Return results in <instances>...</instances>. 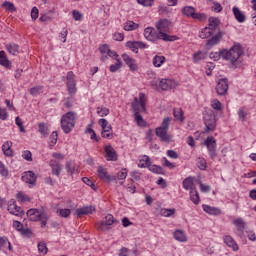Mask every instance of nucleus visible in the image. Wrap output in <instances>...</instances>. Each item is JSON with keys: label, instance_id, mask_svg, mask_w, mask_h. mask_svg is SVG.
I'll return each instance as SVG.
<instances>
[{"label": "nucleus", "instance_id": "0e129e2a", "mask_svg": "<svg viewBox=\"0 0 256 256\" xmlns=\"http://www.w3.org/2000/svg\"><path fill=\"white\" fill-rule=\"evenodd\" d=\"M21 235L23 237H27L28 239H31V237H33V231L31 230V228H23L21 231H20Z\"/></svg>", "mask_w": 256, "mask_h": 256}, {"label": "nucleus", "instance_id": "338daca9", "mask_svg": "<svg viewBox=\"0 0 256 256\" xmlns=\"http://www.w3.org/2000/svg\"><path fill=\"white\" fill-rule=\"evenodd\" d=\"M22 158L25 160V161H33V154L31 153V151L29 150H24L22 152Z\"/></svg>", "mask_w": 256, "mask_h": 256}, {"label": "nucleus", "instance_id": "2eb2a0df", "mask_svg": "<svg viewBox=\"0 0 256 256\" xmlns=\"http://www.w3.org/2000/svg\"><path fill=\"white\" fill-rule=\"evenodd\" d=\"M159 87L162 91H171V89H175L177 87V82L173 79L163 78L160 80Z\"/></svg>", "mask_w": 256, "mask_h": 256}, {"label": "nucleus", "instance_id": "bf43d9fd", "mask_svg": "<svg viewBox=\"0 0 256 256\" xmlns=\"http://www.w3.org/2000/svg\"><path fill=\"white\" fill-rule=\"evenodd\" d=\"M38 251L41 255H47V252L49 251L47 244L45 242L38 243Z\"/></svg>", "mask_w": 256, "mask_h": 256}, {"label": "nucleus", "instance_id": "aec40b11", "mask_svg": "<svg viewBox=\"0 0 256 256\" xmlns=\"http://www.w3.org/2000/svg\"><path fill=\"white\" fill-rule=\"evenodd\" d=\"M8 212L11 215H15L16 217H19V215L23 213V209L17 206V202L15 200L11 199L8 202Z\"/></svg>", "mask_w": 256, "mask_h": 256}, {"label": "nucleus", "instance_id": "a18cd8bd", "mask_svg": "<svg viewBox=\"0 0 256 256\" xmlns=\"http://www.w3.org/2000/svg\"><path fill=\"white\" fill-rule=\"evenodd\" d=\"M175 212L176 210L174 208H162L160 209L159 214L161 215V217H173Z\"/></svg>", "mask_w": 256, "mask_h": 256}, {"label": "nucleus", "instance_id": "69168bd1", "mask_svg": "<svg viewBox=\"0 0 256 256\" xmlns=\"http://www.w3.org/2000/svg\"><path fill=\"white\" fill-rule=\"evenodd\" d=\"M205 69H206V75L208 77H211L213 73V69H215V64L213 62H209L206 64Z\"/></svg>", "mask_w": 256, "mask_h": 256}, {"label": "nucleus", "instance_id": "13d9d810", "mask_svg": "<svg viewBox=\"0 0 256 256\" xmlns=\"http://www.w3.org/2000/svg\"><path fill=\"white\" fill-rule=\"evenodd\" d=\"M211 107L215 111H222L223 104H221V101H219L218 99H214V100L211 101Z\"/></svg>", "mask_w": 256, "mask_h": 256}, {"label": "nucleus", "instance_id": "49530a36", "mask_svg": "<svg viewBox=\"0 0 256 256\" xmlns=\"http://www.w3.org/2000/svg\"><path fill=\"white\" fill-rule=\"evenodd\" d=\"M2 7H4V9H6L8 13H15L17 11V7H15V4L9 1H4L2 3Z\"/></svg>", "mask_w": 256, "mask_h": 256}, {"label": "nucleus", "instance_id": "680f3d73", "mask_svg": "<svg viewBox=\"0 0 256 256\" xmlns=\"http://www.w3.org/2000/svg\"><path fill=\"white\" fill-rule=\"evenodd\" d=\"M67 35H69V30H67V28H63L59 33V39L62 41V43H67Z\"/></svg>", "mask_w": 256, "mask_h": 256}, {"label": "nucleus", "instance_id": "a19ab883", "mask_svg": "<svg viewBox=\"0 0 256 256\" xmlns=\"http://www.w3.org/2000/svg\"><path fill=\"white\" fill-rule=\"evenodd\" d=\"M212 35H213V32L211 28H208L206 26L199 32L198 37H200V39H209V37H212Z\"/></svg>", "mask_w": 256, "mask_h": 256}, {"label": "nucleus", "instance_id": "3c124183", "mask_svg": "<svg viewBox=\"0 0 256 256\" xmlns=\"http://www.w3.org/2000/svg\"><path fill=\"white\" fill-rule=\"evenodd\" d=\"M134 117L138 127H147V122L143 119V116H141V113L139 112L135 113Z\"/></svg>", "mask_w": 256, "mask_h": 256}, {"label": "nucleus", "instance_id": "393cba45", "mask_svg": "<svg viewBox=\"0 0 256 256\" xmlns=\"http://www.w3.org/2000/svg\"><path fill=\"white\" fill-rule=\"evenodd\" d=\"M223 241L227 247L232 249V251H239V244H237V241L231 237V235H225L223 236Z\"/></svg>", "mask_w": 256, "mask_h": 256}, {"label": "nucleus", "instance_id": "4be33fe9", "mask_svg": "<svg viewBox=\"0 0 256 256\" xmlns=\"http://www.w3.org/2000/svg\"><path fill=\"white\" fill-rule=\"evenodd\" d=\"M49 167L51 168L52 175H55L56 177H59V175H61V171H63L61 163L55 159H51L49 161Z\"/></svg>", "mask_w": 256, "mask_h": 256}, {"label": "nucleus", "instance_id": "39448f33", "mask_svg": "<svg viewBox=\"0 0 256 256\" xmlns=\"http://www.w3.org/2000/svg\"><path fill=\"white\" fill-rule=\"evenodd\" d=\"M26 215L30 221H40L41 227H47V221H49V214L45 209L31 208L26 212Z\"/></svg>", "mask_w": 256, "mask_h": 256}, {"label": "nucleus", "instance_id": "412c9836", "mask_svg": "<svg viewBox=\"0 0 256 256\" xmlns=\"http://www.w3.org/2000/svg\"><path fill=\"white\" fill-rule=\"evenodd\" d=\"M233 225L237 229L238 237H243V233H245V227H247L245 220H243V218H236L233 220Z\"/></svg>", "mask_w": 256, "mask_h": 256}, {"label": "nucleus", "instance_id": "c756f323", "mask_svg": "<svg viewBox=\"0 0 256 256\" xmlns=\"http://www.w3.org/2000/svg\"><path fill=\"white\" fill-rule=\"evenodd\" d=\"M11 147H13V142L11 141H6L2 145V151L6 157H13V149Z\"/></svg>", "mask_w": 256, "mask_h": 256}, {"label": "nucleus", "instance_id": "e2e57ef3", "mask_svg": "<svg viewBox=\"0 0 256 256\" xmlns=\"http://www.w3.org/2000/svg\"><path fill=\"white\" fill-rule=\"evenodd\" d=\"M82 181L85 183V185H88V187H91V189H93V191H97V186H95V183L93 182V180H91L87 177H83Z\"/></svg>", "mask_w": 256, "mask_h": 256}, {"label": "nucleus", "instance_id": "473e14b6", "mask_svg": "<svg viewBox=\"0 0 256 256\" xmlns=\"http://www.w3.org/2000/svg\"><path fill=\"white\" fill-rule=\"evenodd\" d=\"M138 167L140 169H149L151 167V158L147 155H143L141 159L139 160Z\"/></svg>", "mask_w": 256, "mask_h": 256}, {"label": "nucleus", "instance_id": "b1692460", "mask_svg": "<svg viewBox=\"0 0 256 256\" xmlns=\"http://www.w3.org/2000/svg\"><path fill=\"white\" fill-rule=\"evenodd\" d=\"M22 181L28 185H35L37 183V175L33 171H27L22 174Z\"/></svg>", "mask_w": 256, "mask_h": 256}, {"label": "nucleus", "instance_id": "864d4df0", "mask_svg": "<svg viewBox=\"0 0 256 256\" xmlns=\"http://www.w3.org/2000/svg\"><path fill=\"white\" fill-rule=\"evenodd\" d=\"M121 67H123V62H121V59L116 58V63L110 65V72L111 73H117V71H119V69H121Z\"/></svg>", "mask_w": 256, "mask_h": 256}, {"label": "nucleus", "instance_id": "bb28decb", "mask_svg": "<svg viewBox=\"0 0 256 256\" xmlns=\"http://www.w3.org/2000/svg\"><path fill=\"white\" fill-rule=\"evenodd\" d=\"M202 209L208 215L219 216L222 213L220 208H217V207L211 206V205H207V204H203Z\"/></svg>", "mask_w": 256, "mask_h": 256}, {"label": "nucleus", "instance_id": "603ef678", "mask_svg": "<svg viewBox=\"0 0 256 256\" xmlns=\"http://www.w3.org/2000/svg\"><path fill=\"white\" fill-rule=\"evenodd\" d=\"M196 165L200 171H206L207 170V160L203 157H198Z\"/></svg>", "mask_w": 256, "mask_h": 256}, {"label": "nucleus", "instance_id": "f257e3e1", "mask_svg": "<svg viewBox=\"0 0 256 256\" xmlns=\"http://www.w3.org/2000/svg\"><path fill=\"white\" fill-rule=\"evenodd\" d=\"M221 59L227 61L232 67L239 65V59L243 55V46L239 43H234L230 49H222L220 52Z\"/></svg>", "mask_w": 256, "mask_h": 256}, {"label": "nucleus", "instance_id": "423d86ee", "mask_svg": "<svg viewBox=\"0 0 256 256\" xmlns=\"http://www.w3.org/2000/svg\"><path fill=\"white\" fill-rule=\"evenodd\" d=\"M146 105H147V96L145 95V93L140 92L139 98L135 97L134 103H132V110L134 111V114L145 113V111H147Z\"/></svg>", "mask_w": 256, "mask_h": 256}, {"label": "nucleus", "instance_id": "2f4dec72", "mask_svg": "<svg viewBox=\"0 0 256 256\" xmlns=\"http://www.w3.org/2000/svg\"><path fill=\"white\" fill-rule=\"evenodd\" d=\"M221 25V20L217 17H210L208 19V29L214 33V31L217 29V27Z\"/></svg>", "mask_w": 256, "mask_h": 256}, {"label": "nucleus", "instance_id": "79ce46f5", "mask_svg": "<svg viewBox=\"0 0 256 256\" xmlns=\"http://www.w3.org/2000/svg\"><path fill=\"white\" fill-rule=\"evenodd\" d=\"M109 50H110V48H109V45H107V44L101 45L99 47V51L101 53V58H100L101 61H107V59H108L107 55L109 53Z\"/></svg>", "mask_w": 256, "mask_h": 256}, {"label": "nucleus", "instance_id": "c9c22d12", "mask_svg": "<svg viewBox=\"0 0 256 256\" xmlns=\"http://www.w3.org/2000/svg\"><path fill=\"white\" fill-rule=\"evenodd\" d=\"M0 65L2 67H5L6 69H11V62L7 58V54H5V51H0Z\"/></svg>", "mask_w": 256, "mask_h": 256}, {"label": "nucleus", "instance_id": "1a4fd4ad", "mask_svg": "<svg viewBox=\"0 0 256 256\" xmlns=\"http://www.w3.org/2000/svg\"><path fill=\"white\" fill-rule=\"evenodd\" d=\"M98 125L102 128L101 137H103V139H113V127L107 119H99Z\"/></svg>", "mask_w": 256, "mask_h": 256}, {"label": "nucleus", "instance_id": "a878e982", "mask_svg": "<svg viewBox=\"0 0 256 256\" xmlns=\"http://www.w3.org/2000/svg\"><path fill=\"white\" fill-rule=\"evenodd\" d=\"M232 13L238 23H245L247 17L245 16V13H243V11H241V9H239V7L234 6L232 8Z\"/></svg>", "mask_w": 256, "mask_h": 256}, {"label": "nucleus", "instance_id": "4468645a", "mask_svg": "<svg viewBox=\"0 0 256 256\" xmlns=\"http://www.w3.org/2000/svg\"><path fill=\"white\" fill-rule=\"evenodd\" d=\"M122 59L125 65H127L130 71H132V73H135V71L139 70V66L137 65V60L129 56L127 53L122 54Z\"/></svg>", "mask_w": 256, "mask_h": 256}, {"label": "nucleus", "instance_id": "ddd939ff", "mask_svg": "<svg viewBox=\"0 0 256 256\" xmlns=\"http://www.w3.org/2000/svg\"><path fill=\"white\" fill-rule=\"evenodd\" d=\"M126 47L132 53H139V49H147L149 45H147V43H144L142 41H128L126 42Z\"/></svg>", "mask_w": 256, "mask_h": 256}, {"label": "nucleus", "instance_id": "9b49d317", "mask_svg": "<svg viewBox=\"0 0 256 256\" xmlns=\"http://www.w3.org/2000/svg\"><path fill=\"white\" fill-rule=\"evenodd\" d=\"M204 145L207 147L210 158L214 161L215 157H217V140L213 136H208L204 141Z\"/></svg>", "mask_w": 256, "mask_h": 256}, {"label": "nucleus", "instance_id": "de8ad7c7", "mask_svg": "<svg viewBox=\"0 0 256 256\" xmlns=\"http://www.w3.org/2000/svg\"><path fill=\"white\" fill-rule=\"evenodd\" d=\"M38 131L43 137H47L49 135V128L45 122H41L38 124Z\"/></svg>", "mask_w": 256, "mask_h": 256}, {"label": "nucleus", "instance_id": "a211bd4d", "mask_svg": "<svg viewBox=\"0 0 256 256\" xmlns=\"http://www.w3.org/2000/svg\"><path fill=\"white\" fill-rule=\"evenodd\" d=\"M98 177L102 181H106L107 183H111V181H115V176H110L109 173L107 172V168H104L103 166H99L98 170Z\"/></svg>", "mask_w": 256, "mask_h": 256}, {"label": "nucleus", "instance_id": "20e7f679", "mask_svg": "<svg viewBox=\"0 0 256 256\" xmlns=\"http://www.w3.org/2000/svg\"><path fill=\"white\" fill-rule=\"evenodd\" d=\"M169 125H171V117H165L161 126L155 129L156 136H158L163 143H171L173 141V136L169 134Z\"/></svg>", "mask_w": 256, "mask_h": 256}, {"label": "nucleus", "instance_id": "6e6d98bb", "mask_svg": "<svg viewBox=\"0 0 256 256\" xmlns=\"http://www.w3.org/2000/svg\"><path fill=\"white\" fill-rule=\"evenodd\" d=\"M16 199L20 203H29V202H31V198H29V196H27V195H24L23 192H18L16 194Z\"/></svg>", "mask_w": 256, "mask_h": 256}, {"label": "nucleus", "instance_id": "ea45409f", "mask_svg": "<svg viewBox=\"0 0 256 256\" xmlns=\"http://www.w3.org/2000/svg\"><path fill=\"white\" fill-rule=\"evenodd\" d=\"M195 11L197 10L193 6H184L182 8V15H184L185 17H191L193 19V16L195 15Z\"/></svg>", "mask_w": 256, "mask_h": 256}, {"label": "nucleus", "instance_id": "72a5a7b5", "mask_svg": "<svg viewBox=\"0 0 256 256\" xmlns=\"http://www.w3.org/2000/svg\"><path fill=\"white\" fill-rule=\"evenodd\" d=\"M194 186V178L189 176L187 178H185L182 182V187L183 189H185V191H193V188Z\"/></svg>", "mask_w": 256, "mask_h": 256}, {"label": "nucleus", "instance_id": "5701e85b", "mask_svg": "<svg viewBox=\"0 0 256 256\" xmlns=\"http://www.w3.org/2000/svg\"><path fill=\"white\" fill-rule=\"evenodd\" d=\"M104 151L106 153L105 158L107 161H117L118 156H117V151H115V148L111 145H106L104 147Z\"/></svg>", "mask_w": 256, "mask_h": 256}, {"label": "nucleus", "instance_id": "4d7b16f0", "mask_svg": "<svg viewBox=\"0 0 256 256\" xmlns=\"http://www.w3.org/2000/svg\"><path fill=\"white\" fill-rule=\"evenodd\" d=\"M192 19L203 23L204 21H207V14L201 12H194V16H192Z\"/></svg>", "mask_w": 256, "mask_h": 256}, {"label": "nucleus", "instance_id": "f03ea898", "mask_svg": "<svg viewBox=\"0 0 256 256\" xmlns=\"http://www.w3.org/2000/svg\"><path fill=\"white\" fill-rule=\"evenodd\" d=\"M144 37L147 41H166V42H173L177 41L179 37L177 35H169L167 33L159 32V30H155L153 27H147L144 29Z\"/></svg>", "mask_w": 256, "mask_h": 256}, {"label": "nucleus", "instance_id": "c03bdc74", "mask_svg": "<svg viewBox=\"0 0 256 256\" xmlns=\"http://www.w3.org/2000/svg\"><path fill=\"white\" fill-rule=\"evenodd\" d=\"M57 139H59V134L57 131H53L49 137V148L53 149L57 145Z\"/></svg>", "mask_w": 256, "mask_h": 256}, {"label": "nucleus", "instance_id": "5fc2aeb1", "mask_svg": "<svg viewBox=\"0 0 256 256\" xmlns=\"http://www.w3.org/2000/svg\"><path fill=\"white\" fill-rule=\"evenodd\" d=\"M6 49L10 55H15L16 53H19V45L15 43L8 44L6 46Z\"/></svg>", "mask_w": 256, "mask_h": 256}, {"label": "nucleus", "instance_id": "c85d7f7f", "mask_svg": "<svg viewBox=\"0 0 256 256\" xmlns=\"http://www.w3.org/2000/svg\"><path fill=\"white\" fill-rule=\"evenodd\" d=\"M173 117L175 121H178V123H184L185 122V112L183 111V108H174L173 109Z\"/></svg>", "mask_w": 256, "mask_h": 256}, {"label": "nucleus", "instance_id": "e433bc0d", "mask_svg": "<svg viewBox=\"0 0 256 256\" xmlns=\"http://www.w3.org/2000/svg\"><path fill=\"white\" fill-rule=\"evenodd\" d=\"M124 31H137L139 29V24L131 20H128L123 25Z\"/></svg>", "mask_w": 256, "mask_h": 256}, {"label": "nucleus", "instance_id": "37998d69", "mask_svg": "<svg viewBox=\"0 0 256 256\" xmlns=\"http://www.w3.org/2000/svg\"><path fill=\"white\" fill-rule=\"evenodd\" d=\"M148 169L151 171V173H155L156 175H165V169L159 165H150Z\"/></svg>", "mask_w": 256, "mask_h": 256}, {"label": "nucleus", "instance_id": "09e8293b", "mask_svg": "<svg viewBox=\"0 0 256 256\" xmlns=\"http://www.w3.org/2000/svg\"><path fill=\"white\" fill-rule=\"evenodd\" d=\"M43 89L44 87L41 85L34 86L29 89V93L32 95V97H37V95H41V93H43Z\"/></svg>", "mask_w": 256, "mask_h": 256}, {"label": "nucleus", "instance_id": "7ed1b4c3", "mask_svg": "<svg viewBox=\"0 0 256 256\" xmlns=\"http://www.w3.org/2000/svg\"><path fill=\"white\" fill-rule=\"evenodd\" d=\"M77 124V114L74 111L66 112L61 116L60 119V127L65 133V135H69L73 129H75V125Z\"/></svg>", "mask_w": 256, "mask_h": 256}, {"label": "nucleus", "instance_id": "052dcab7", "mask_svg": "<svg viewBox=\"0 0 256 256\" xmlns=\"http://www.w3.org/2000/svg\"><path fill=\"white\" fill-rule=\"evenodd\" d=\"M57 213L60 217H64L65 219H67V217L71 216V210L70 209H59L57 210Z\"/></svg>", "mask_w": 256, "mask_h": 256}, {"label": "nucleus", "instance_id": "8fccbe9b", "mask_svg": "<svg viewBox=\"0 0 256 256\" xmlns=\"http://www.w3.org/2000/svg\"><path fill=\"white\" fill-rule=\"evenodd\" d=\"M97 111V115L99 117H107V115H109L111 113V111L109 110V108L105 107V106H99L96 108Z\"/></svg>", "mask_w": 256, "mask_h": 256}, {"label": "nucleus", "instance_id": "9d476101", "mask_svg": "<svg viewBox=\"0 0 256 256\" xmlns=\"http://www.w3.org/2000/svg\"><path fill=\"white\" fill-rule=\"evenodd\" d=\"M66 88L68 95L73 96L77 93V80H75V73H73V71L67 72Z\"/></svg>", "mask_w": 256, "mask_h": 256}, {"label": "nucleus", "instance_id": "6ab92c4d", "mask_svg": "<svg viewBox=\"0 0 256 256\" xmlns=\"http://www.w3.org/2000/svg\"><path fill=\"white\" fill-rule=\"evenodd\" d=\"M97 211V208L93 205L83 206L76 209L77 217H83V215H93Z\"/></svg>", "mask_w": 256, "mask_h": 256}, {"label": "nucleus", "instance_id": "7c9ffc66", "mask_svg": "<svg viewBox=\"0 0 256 256\" xmlns=\"http://www.w3.org/2000/svg\"><path fill=\"white\" fill-rule=\"evenodd\" d=\"M65 169H66L68 175H71V177H72V175L79 174V167L73 165V162H71V161L66 162Z\"/></svg>", "mask_w": 256, "mask_h": 256}, {"label": "nucleus", "instance_id": "774afa93", "mask_svg": "<svg viewBox=\"0 0 256 256\" xmlns=\"http://www.w3.org/2000/svg\"><path fill=\"white\" fill-rule=\"evenodd\" d=\"M212 11H214V13H221L223 6H221L219 2H213Z\"/></svg>", "mask_w": 256, "mask_h": 256}, {"label": "nucleus", "instance_id": "dca6fc26", "mask_svg": "<svg viewBox=\"0 0 256 256\" xmlns=\"http://www.w3.org/2000/svg\"><path fill=\"white\" fill-rule=\"evenodd\" d=\"M223 35H225V33H223V31H219L217 34L210 37L206 42V47L211 49L212 47H215V45H219L223 39Z\"/></svg>", "mask_w": 256, "mask_h": 256}, {"label": "nucleus", "instance_id": "f704fd0d", "mask_svg": "<svg viewBox=\"0 0 256 256\" xmlns=\"http://www.w3.org/2000/svg\"><path fill=\"white\" fill-rule=\"evenodd\" d=\"M207 59V53L205 51H197L192 55L193 63H199L200 61H205Z\"/></svg>", "mask_w": 256, "mask_h": 256}, {"label": "nucleus", "instance_id": "6e6552de", "mask_svg": "<svg viewBox=\"0 0 256 256\" xmlns=\"http://www.w3.org/2000/svg\"><path fill=\"white\" fill-rule=\"evenodd\" d=\"M115 224H119V221L115 219L113 214H108L96 224V229L98 231H109V229H111V225Z\"/></svg>", "mask_w": 256, "mask_h": 256}, {"label": "nucleus", "instance_id": "4c0bfd02", "mask_svg": "<svg viewBox=\"0 0 256 256\" xmlns=\"http://www.w3.org/2000/svg\"><path fill=\"white\" fill-rule=\"evenodd\" d=\"M173 235L176 241H179L180 243H187V235H185L184 231L176 230Z\"/></svg>", "mask_w": 256, "mask_h": 256}, {"label": "nucleus", "instance_id": "58836bf2", "mask_svg": "<svg viewBox=\"0 0 256 256\" xmlns=\"http://www.w3.org/2000/svg\"><path fill=\"white\" fill-rule=\"evenodd\" d=\"M190 201H192L194 205H199L201 203L199 192L195 188L193 190H190Z\"/></svg>", "mask_w": 256, "mask_h": 256}, {"label": "nucleus", "instance_id": "f8f14e48", "mask_svg": "<svg viewBox=\"0 0 256 256\" xmlns=\"http://www.w3.org/2000/svg\"><path fill=\"white\" fill-rule=\"evenodd\" d=\"M215 90L220 97L227 95V91H229V80L227 78L218 79Z\"/></svg>", "mask_w": 256, "mask_h": 256}, {"label": "nucleus", "instance_id": "f3484780", "mask_svg": "<svg viewBox=\"0 0 256 256\" xmlns=\"http://www.w3.org/2000/svg\"><path fill=\"white\" fill-rule=\"evenodd\" d=\"M155 27L158 33H169L171 22L167 19H161L158 22H156Z\"/></svg>", "mask_w": 256, "mask_h": 256}, {"label": "nucleus", "instance_id": "0eeeda50", "mask_svg": "<svg viewBox=\"0 0 256 256\" xmlns=\"http://www.w3.org/2000/svg\"><path fill=\"white\" fill-rule=\"evenodd\" d=\"M204 119V125L206 127L205 131L206 133H209L211 131H215L217 129V119L215 118V113L211 110L206 111L203 114Z\"/></svg>", "mask_w": 256, "mask_h": 256}, {"label": "nucleus", "instance_id": "cd10ccee", "mask_svg": "<svg viewBox=\"0 0 256 256\" xmlns=\"http://www.w3.org/2000/svg\"><path fill=\"white\" fill-rule=\"evenodd\" d=\"M166 62H167V58L163 55H155L152 59V65L157 69H159L160 67H163V65H165Z\"/></svg>", "mask_w": 256, "mask_h": 256}]
</instances>
